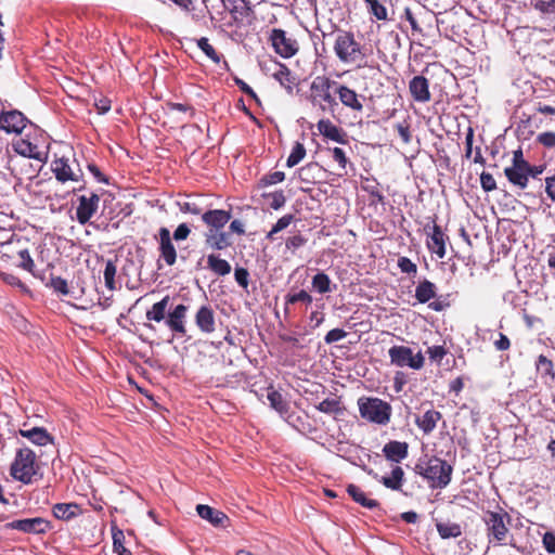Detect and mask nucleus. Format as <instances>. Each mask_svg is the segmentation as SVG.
Listing matches in <instances>:
<instances>
[{
    "label": "nucleus",
    "mask_w": 555,
    "mask_h": 555,
    "mask_svg": "<svg viewBox=\"0 0 555 555\" xmlns=\"http://www.w3.org/2000/svg\"><path fill=\"white\" fill-rule=\"evenodd\" d=\"M336 57L347 65H354L357 68L367 66V57L372 51L364 44L357 41L356 36L349 30H339L334 42Z\"/></svg>",
    "instance_id": "1"
},
{
    "label": "nucleus",
    "mask_w": 555,
    "mask_h": 555,
    "mask_svg": "<svg viewBox=\"0 0 555 555\" xmlns=\"http://www.w3.org/2000/svg\"><path fill=\"white\" fill-rule=\"evenodd\" d=\"M415 473L424 477L433 489H443L450 481L453 468L444 460L433 456L426 463H418L415 466Z\"/></svg>",
    "instance_id": "2"
},
{
    "label": "nucleus",
    "mask_w": 555,
    "mask_h": 555,
    "mask_svg": "<svg viewBox=\"0 0 555 555\" xmlns=\"http://www.w3.org/2000/svg\"><path fill=\"white\" fill-rule=\"evenodd\" d=\"M337 81L326 76H317L310 85L309 101L312 106L318 107L322 113H334L338 103L332 94H336Z\"/></svg>",
    "instance_id": "3"
},
{
    "label": "nucleus",
    "mask_w": 555,
    "mask_h": 555,
    "mask_svg": "<svg viewBox=\"0 0 555 555\" xmlns=\"http://www.w3.org/2000/svg\"><path fill=\"white\" fill-rule=\"evenodd\" d=\"M360 416L377 425H387L390 421L391 405L377 397H361L358 399Z\"/></svg>",
    "instance_id": "4"
},
{
    "label": "nucleus",
    "mask_w": 555,
    "mask_h": 555,
    "mask_svg": "<svg viewBox=\"0 0 555 555\" xmlns=\"http://www.w3.org/2000/svg\"><path fill=\"white\" fill-rule=\"evenodd\" d=\"M482 521L486 525L488 542L495 545L506 544V538L509 534L507 525L511 516L502 508L500 512L487 511L483 514Z\"/></svg>",
    "instance_id": "5"
},
{
    "label": "nucleus",
    "mask_w": 555,
    "mask_h": 555,
    "mask_svg": "<svg viewBox=\"0 0 555 555\" xmlns=\"http://www.w3.org/2000/svg\"><path fill=\"white\" fill-rule=\"evenodd\" d=\"M39 467L36 464V454L29 448H21L16 451L15 459L10 467L11 476L23 483L33 482Z\"/></svg>",
    "instance_id": "6"
},
{
    "label": "nucleus",
    "mask_w": 555,
    "mask_h": 555,
    "mask_svg": "<svg viewBox=\"0 0 555 555\" xmlns=\"http://www.w3.org/2000/svg\"><path fill=\"white\" fill-rule=\"evenodd\" d=\"M391 364L413 370H421L424 366V356L421 351L413 353V350L406 346H392L388 350Z\"/></svg>",
    "instance_id": "7"
},
{
    "label": "nucleus",
    "mask_w": 555,
    "mask_h": 555,
    "mask_svg": "<svg viewBox=\"0 0 555 555\" xmlns=\"http://www.w3.org/2000/svg\"><path fill=\"white\" fill-rule=\"evenodd\" d=\"M270 40L275 53L283 59L293 57L299 50L297 40L283 29H272Z\"/></svg>",
    "instance_id": "8"
},
{
    "label": "nucleus",
    "mask_w": 555,
    "mask_h": 555,
    "mask_svg": "<svg viewBox=\"0 0 555 555\" xmlns=\"http://www.w3.org/2000/svg\"><path fill=\"white\" fill-rule=\"evenodd\" d=\"M158 241L159 258L157 260L158 269L162 268L160 260L169 267H172L177 262L178 254L172 243L171 234L169 229L163 227L158 230V234L155 236Z\"/></svg>",
    "instance_id": "9"
},
{
    "label": "nucleus",
    "mask_w": 555,
    "mask_h": 555,
    "mask_svg": "<svg viewBox=\"0 0 555 555\" xmlns=\"http://www.w3.org/2000/svg\"><path fill=\"white\" fill-rule=\"evenodd\" d=\"M7 529H14L24 533L42 534L50 530V521L42 517L16 519L5 524Z\"/></svg>",
    "instance_id": "10"
},
{
    "label": "nucleus",
    "mask_w": 555,
    "mask_h": 555,
    "mask_svg": "<svg viewBox=\"0 0 555 555\" xmlns=\"http://www.w3.org/2000/svg\"><path fill=\"white\" fill-rule=\"evenodd\" d=\"M51 169L56 180L62 183L67 181H79L82 178L81 169L78 168L77 170H74L69 158L64 156L55 158L51 164Z\"/></svg>",
    "instance_id": "11"
},
{
    "label": "nucleus",
    "mask_w": 555,
    "mask_h": 555,
    "mask_svg": "<svg viewBox=\"0 0 555 555\" xmlns=\"http://www.w3.org/2000/svg\"><path fill=\"white\" fill-rule=\"evenodd\" d=\"M189 311V307L183 304H179L173 308L170 307L167 319L165 320L166 326L175 334L179 336H185V320Z\"/></svg>",
    "instance_id": "12"
},
{
    "label": "nucleus",
    "mask_w": 555,
    "mask_h": 555,
    "mask_svg": "<svg viewBox=\"0 0 555 555\" xmlns=\"http://www.w3.org/2000/svg\"><path fill=\"white\" fill-rule=\"evenodd\" d=\"M100 197L92 193L90 196L81 195L78 197L76 208V219L80 224H87L99 208Z\"/></svg>",
    "instance_id": "13"
},
{
    "label": "nucleus",
    "mask_w": 555,
    "mask_h": 555,
    "mask_svg": "<svg viewBox=\"0 0 555 555\" xmlns=\"http://www.w3.org/2000/svg\"><path fill=\"white\" fill-rule=\"evenodd\" d=\"M336 94L339 102L352 112L361 113L363 111L364 96L358 94L353 89L346 85L337 82Z\"/></svg>",
    "instance_id": "14"
},
{
    "label": "nucleus",
    "mask_w": 555,
    "mask_h": 555,
    "mask_svg": "<svg viewBox=\"0 0 555 555\" xmlns=\"http://www.w3.org/2000/svg\"><path fill=\"white\" fill-rule=\"evenodd\" d=\"M27 121V118L20 111L14 109L0 114V129L8 133H21Z\"/></svg>",
    "instance_id": "15"
},
{
    "label": "nucleus",
    "mask_w": 555,
    "mask_h": 555,
    "mask_svg": "<svg viewBox=\"0 0 555 555\" xmlns=\"http://www.w3.org/2000/svg\"><path fill=\"white\" fill-rule=\"evenodd\" d=\"M231 217V212L223 209H210L202 214V220L208 227V231L221 230Z\"/></svg>",
    "instance_id": "16"
},
{
    "label": "nucleus",
    "mask_w": 555,
    "mask_h": 555,
    "mask_svg": "<svg viewBox=\"0 0 555 555\" xmlns=\"http://www.w3.org/2000/svg\"><path fill=\"white\" fill-rule=\"evenodd\" d=\"M409 91L416 102L426 103L430 100L429 81L424 76H414L409 82Z\"/></svg>",
    "instance_id": "17"
},
{
    "label": "nucleus",
    "mask_w": 555,
    "mask_h": 555,
    "mask_svg": "<svg viewBox=\"0 0 555 555\" xmlns=\"http://www.w3.org/2000/svg\"><path fill=\"white\" fill-rule=\"evenodd\" d=\"M317 128L324 138L340 144L347 143V133L330 119H320L317 124Z\"/></svg>",
    "instance_id": "18"
},
{
    "label": "nucleus",
    "mask_w": 555,
    "mask_h": 555,
    "mask_svg": "<svg viewBox=\"0 0 555 555\" xmlns=\"http://www.w3.org/2000/svg\"><path fill=\"white\" fill-rule=\"evenodd\" d=\"M195 324L201 332L210 334L216 328L215 312L211 307L201 306L195 314Z\"/></svg>",
    "instance_id": "19"
},
{
    "label": "nucleus",
    "mask_w": 555,
    "mask_h": 555,
    "mask_svg": "<svg viewBox=\"0 0 555 555\" xmlns=\"http://www.w3.org/2000/svg\"><path fill=\"white\" fill-rule=\"evenodd\" d=\"M448 237L442 232L441 228L433 219L431 234L427 241V247L431 253H435L439 258L446 256V240Z\"/></svg>",
    "instance_id": "20"
},
{
    "label": "nucleus",
    "mask_w": 555,
    "mask_h": 555,
    "mask_svg": "<svg viewBox=\"0 0 555 555\" xmlns=\"http://www.w3.org/2000/svg\"><path fill=\"white\" fill-rule=\"evenodd\" d=\"M409 446L406 442L391 440L383 448V453L388 461L399 463L408 456Z\"/></svg>",
    "instance_id": "21"
},
{
    "label": "nucleus",
    "mask_w": 555,
    "mask_h": 555,
    "mask_svg": "<svg viewBox=\"0 0 555 555\" xmlns=\"http://www.w3.org/2000/svg\"><path fill=\"white\" fill-rule=\"evenodd\" d=\"M170 296H164L159 301L155 302L145 313V318L151 322H165L169 311Z\"/></svg>",
    "instance_id": "22"
},
{
    "label": "nucleus",
    "mask_w": 555,
    "mask_h": 555,
    "mask_svg": "<svg viewBox=\"0 0 555 555\" xmlns=\"http://www.w3.org/2000/svg\"><path fill=\"white\" fill-rule=\"evenodd\" d=\"M442 418V414L434 409L427 410L422 416L416 417L415 423L417 427L428 435L437 426V423Z\"/></svg>",
    "instance_id": "23"
},
{
    "label": "nucleus",
    "mask_w": 555,
    "mask_h": 555,
    "mask_svg": "<svg viewBox=\"0 0 555 555\" xmlns=\"http://www.w3.org/2000/svg\"><path fill=\"white\" fill-rule=\"evenodd\" d=\"M18 434L37 446H47L53 442V437L43 427L20 429Z\"/></svg>",
    "instance_id": "24"
},
{
    "label": "nucleus",
    "mask_w": 555,
    "mask_h": 555,
    "mask_svg": "<svg viewBox=\"0 0 555 555\" xmlns=\"http://www.w3.org/2000/svg\"><path fill=\"white\" fill-rule=\"evenodd\" d=\"M196 511L201 518L206 519L216 527H223L224 521L228 520V517L224 513L215 509L209 505L198 504L196 506Z\"/></svg>",
    "instance_id": "25"
},
{
    "label": "nucleus",
    "mask_w": 555,
    "mask_h": 555,
    "mask_svg": "<svg viewBox=\"0 0 555 555\" xmlns=\"http://www.w3.org/2000/svg\"><path fill=\"white\" fill-rule=\"evenodd\" d=\"M205 243L212 249L221 250L231 245L230 236L227 232L207 231L205 233Z\"/></svg>",
    "instance_id": "26"
},
{
    "label": "nucleus",
    "mask_w": 555,
    "mask_h": 555,
    "mask_svg": "<svg viewBox=\"0 0 555 555\" xmlns=\"http://www.w3.org/2000/svg\"><path fill=\"white\" fill-rule=\"evenodd\" d=\"M270 405L287 422H289V404L286 400H284L282 393L276 390H271L267 396Z\"/></svg>",
    "instance_id": "27"
},
{
    "label": "nucleus",
    "mask_w": 555,
    "mask_h": 555,
    "mask_svg": "<svg viewBox=\"0 0 555 555\" xmlns=\"http://www.w3.org/2000/svg\"><path fill=\"white\" fill-rule=\"evenodd\" d=\"M347 492L354 502L359 503L365 508L373 509L379 505L376 500L366 498V494L361 490L360 487L356 485H348Z\"/></svg>",
    "instance_id": "28"
},
{
    "label": "nucleus",
    "mask_w": 555,
    "mask_h": 555,
    "mask_svg": "<svg viewBox=\"0 0 555 555\" xmlns=\"http://www.w3.org/2000/svg\"><path fill=\"white\" fill-rule=\"evenodd\" d=\"M436 289L437 287L433 282L424 280L416 286L414 296L420 304H426L436 297Z\"/></svg>",
    "instance_id": "29"
},
{
    "label": "nucleus",
    "mask_w": 555,
    "mask_h": 555,
    "mask_svg": "<svg viewBox=\"0 0 555 555\" xmlns=\"http://www.w3.org/2000/svg\"><path fill=\"white\" fill-rule=\"evenodd\" d=\"M404 481V472L400 466H396L391 470L390 476H383L379 479V482L383 483L386 488L395 491L401 490L402 483Z\"/></svg>",
    "instance_id": "30"
},
{
    "label": "nucleus",
    "mask_w": 555,
    "mask_h": 555,
    "mask_svg": "<svg viewBox=\"0 0 555 555\" xmlns=\"http://www.w3.org/2000/svg\"><path fill=\"white\" fill-rule=\"evenodd\" d=\"M55 518L61 520H69L77 516L79 505L76 503H57L52 508Z\"/></svg>",
    "instance_id": "31"
},
{
    "label": "nucleus",
    "mask_w": 555,
    "mask_h": 555,
    "mask_svg": "<svg viewBox=\"0 0 555 555\" xmlns=\"http://www.w3.org/2000/svg\"><path fill=\"white\" fill-rule=\"evenodd\" d=\"M504 173L512 184L517 185L520 189H525L528 185L526 168L507 167L505 168Z\"/></svg>",
    "instance_id": "32"
},
{
    "label": "nucleus",
    "mask_w": 555,
    "mask_h": 555,
    "mask_svg": "<svg viewBox=\"0 0 555 555\" xmlns=\"http://www.w3.org/2000/svg\"><path fill=\"white\" fill-rule=\"evenodd\" d=\"M276 65L278 69L273 74L274 79L278 80L289 93H292L293 86L295 85V77L292 76L289 68L285 64L276 63Z\"/></svg>",
    "instance_id": "33"
},
{
    "label": "nucleus",
    "mask_w": 555,
    "mask_h": 555,
    "mask_svg": "<svg viewBox=\"0 0 555 555\" xmlns=\"http://www.w3.org/2000/svg\"><path fill=\"white\" fill-rule=\"evenodd\" d=\"M16 151L23 156L37 160H43L46 157V153L41 151L38 145L33 144L26 140H22L20 143H17Z\"/></svg>",
    "instance_id": "34"
},
{
    "label": "nucleus",
    "mask_w": 555,
    "mask_h": 555,
    "mask_svg": "<svg viewBox=\"0 0 555 555\" xmlns=\"http://www.w3.org/2000/svg\"><path fill=\"white\" fill-rule=\"evenodd\" d=\"M436 528L441 539L459 538L462 535V527L456 522L437 521Z\"/></svg>",
    "instance_id": "35"
},
{
    "label": "nucleus",
    "mask_w": 555,
    "mask_h": 555,
    "mask_svg": "<svg viewBox=\"0 0 555 555\" xmlns=\"http://www.w3.org/2000/svg\"><path fill=\"white\" fill-rule=\"evenodd\" d=\"M207 266L217 275L223 276L231 272V264L215 254L208 255Z\"/></svg>",
    "instance_id": "36"
},
{
    "label": "nucleus",
    "mask_w": 555,
    "mask_h": 555,
    "mask_svg": "<svg viewBox=\"0 0 555 555\" xmlns=\"http://www.w3.org/2000/svg\"><path fill=\"white\" fill-rule=\"evenodd\" d=\"M14 234H10V237L5 241H0V255L2 258L13 259L16 256V249L21 246V241L14 240Z\"/></svg>",
    "instance_id": "37"
},
{
    "label": "nucleus",
    "mask_w": 555,
    "mask_h": 555,
    "mask_svg": "<svg viewBox=\"0 0 555 555\" xmlns=\"http://www.w3.org/2000/svg\"><path fill=\"white\" fill-rule=\"evenodd\" d=\"M326 151L331 153L332 158L337 163L339 176L347 175L348 157L346 152L340 147H327Z\"/></svg>",
    "instance_id": "38"
},
{
    "label": "nucleus",
    "mask_w": 555,
    "mask_h": 555,
    "mask_svg": "<svg viewBox=\"0 0 555 555\" xmlns=\"http://www.w3.org/2000/svg\"><path fill=\"white\" fill-rule=\"evenodd\" d=\"M315 408L318 411L325 413V414L337 415L343 412V409L340 406V401L338 399H334V398L324 399Z\"/></svg>",
    "instance_id": "39"
},
{
    "label": "nucleus",
    "mask_w": 555,
    "mask_h": 555,
    "mask_svg": "<svg viewBox=\"0 0 555 555\" xmlns=\"http://www.w3.org/2000/svg\"><path fill=\"white\" fill-rule=\"evenodd\" d=\"M40 279H41L42 282L46 283L47 286L53 288L54 292L60 293V294H62L64 296L69 294V288H68V285H67V281L64 280L63 278L54 276V275L51 274L49 281H46L44 276H40Z\"/></svg>",
    "instance_id": "40"
},
{
    "label": "nucleus",
    "mask_w": 555,
    "mask_h": 555,
    "mask_svg": "<svg viewBox=\"0 0 555 555\" xmlns=\"http://www.w3.org/2000/svg\"><path fill=\"white\" fill-rule=\"evenodd\" d=\"M312 287L320 294L332 292L331 279L324 272H319L312 278Z\"/></svg>",
    "instance_id": "41"
},
{
    "label": "nucleus",
    "mask_w": 555,
    "mask_h": 555,
    "mask_svg": "<svg viewBox=\"0 0 555 555\" xmlns=\"http://www.w3.org/2000/svg\"><path fill=\"white\" fill-rule=\"evenodd\" d=\"M197 47L205 53V55L210 59L215 64H219L221 62L222 55L219 54L215 48L209 43V40L206 37H202L196 40Z\"/></svg>",
    "instance_id": "42"
},
{
    "label": "nucleus",
    "mask_w": 555,
    "mask_h": 555,
    "mask_svg": "<svg viewBox=\"0 0 555 555\" xmlns=\"http://www.w3.org/2000/svg\"><path fill=\"white\" fill-rule=\"evenodd\" d=\"M312 296L306 292L305 289H301L297 293H292L289 292L286 296H285V311H287V306L288 305H295L297 302H302L305 305H311L312 304Z\"/></svg>",
    "instance_id": "43"
},
{
    "label": "nucleus",
    "mask_w": 555,
    "mask_h": 555,
    "mask_svg": "<svg viewBox=\"0 0 555 555\" xmlns=\"http://www.w3.org/2000/svg\"><path fill=\"white\" fill-rule=\"evenodd\" d=\"M16 256L20 258V262L17 263V267L30 272L33 275L37 276L34 272L35 263L34 260L29 254V251L26 248H17Z\"/></svg>",
    "instance_id": "44"
},
{
    "label": "nucleus",
    "mask_w": 555,
    "mask_h": 555,
    "mask_svg": "<svg viewBox=\"0 0 555 555\" xmlns=\"http://www.w3.org/2000/svg\"><path fill=\"white\" fill-rule=\"evenodd\" d=\"M306 156V147L302 143L296 142L292 149V152L286 160V166L292 168L299 164Z\"/></svg>",
    "instance_id": "45"
},
{
    "label": "nucleus",
    "mask_w": 555,
    "mask_h": 555,
    "mask_svg": "<svg viewBox=\"0 0 555 555\" xmlns=\"http://www.w3.org/2000/svg\"><path fill=\"white\" fill-rule=\"evenodd\" d=\"M369 12L374 15L377 20H388L387 9L378 0H364Z\"/></svg>",
    "instance_id": "46"
},
{
    "label": "nucleus",
    "mask_w": 555,
    "mask_h": 555,
    "mask_svg": "<svg viewBox=\"0 0 555 555\" xmlns=\"http://www.w3.org/2000/svg\"><path fill=\"white\" fill-rule=\"evenodd\" d=\"M113 547L114 552L118 555H132V553L125 547V534L119 529H113Z\"/></svg>",
    "instance_id": "47"
},
{
    "label": "nucleus",
    "mask_w": 555,
    "mask_h": 555,
    "mask_svg": "<svg viewBox=\"0 0 555 555\" xmlns=\"http://www.w3.org/2000/svg\"><path fill=\"white\" fill-rule=\"evenodd\" d=\"M262 197L269 201L268 204H269L270 208H272L274 210L282 208L286 202V197H285L283 191L263 193Z\"/></svg>",
    "instance_id": "48"
},
{
    "label": "nucleus",
    "mask_w": 555,
    "mask_h": 555,
    "mask_svg": "<svg viewBox=\"0 0 555 555\" xmlns=\"http://www.w3.org/2000/svg\"><path fill=\"white\" fill-rule=\"evenodd\" d=\"M115 275H116V266H115L114 261L107 260L105 263V269H104V281H105V286L111 291L115 289Z\"/></svg>",
    "instance_id": "49"
},
{
    "label": "nucleus",
    "mask_w": 555,
    "mask_h": 555,
    "mask_svg": "<svg viewBox=\"0 0 555 555\" xmlns=\"http://www.w3.org/2000/svg\"><path fill=\"white\" fill-rule=\"evenodd\" d=\"M284 179H285V173L283 171H274L272 173H268V175L263 176L260 179V184L262 186L273 185V184L284 181Z\"/></svg>",
    "instance_id": "50"
},
{
    "label": "nucleus",
    "mask_w": 555,
    "mask_h": 555,
    "mask_svg": "<svg viewBox=\"0 0 555 555\" xmlns=\"http://www.w3.org/2000/svg\"><path fill=\"white\" fill-rule=\"evenodd\" d=\"M398 268L401 270V272L406 274H413L415 275L417 272L416 264L408 257H399L398 259Z\"/></svg>",
    "instance_id": "51"
},
{
    "label": "nucleus",
    "mask_w": 555,
    "mask_h": 555,
    "mask_svg": "<svg viewBox=\"0 0 555 555\" xmlns=\"http://www.w3.org/2000/svg\"><path fill=\"white\" fill-rule=\"evenodd\" d=\"M533 8L542 14H554L555 15V0H537L533 3Z\"/></svg>",
    "instance_id": "52"
},
{
    "label": "nucleus",
    "mask_w": 555,
    "mask_h": 555,
    "mask_svg": "<svg viewBox=\"0 0 555 555\" xmlns=\"http://www.w3.org/2000/svg\"><path fill=\"white\" fill-rule=\"evenodd\" d=\"M180 210L185 214L191 215H201L204 212V209L194 201H186L183 203H179Z\"/></svg>",
    "instance_id": "53"
},
{
    "label": "nucleus",
    "mask_w": 555,
    "mask_h": 555,
    "mask_svg": "<svg viewBox=\"0 0 555 555\" xmlns=\"http://www.w3.org/2000/svg\"><path fill=\"white\" fill-rule=\"evenodd\" d=\"M307 243V238L301 234H296L293 236H289L286 240L285 246L288 250H292L293 253L302 247Z\"/></svg>",
    "instance_id": "54"
},
{
    "label": "nucleus",
    "mask_w": 555,
    "mask_h": 555,
    "mask_svg": "<svg viewBox=\"0 0 555 555\" xmlns=\"http://www.w3.org/2000/svg\"><path fill=\"white\" fill-rule=\"evenodd\" d=\"M203 3L205 4V9L204 10H201L198 12H193L194 9L191 11L192 12V20L195 22V23H202V22H205L206 17L208 16L210 18V21H214L215 20V16L211 12V10L208 8L207 5V0H203Z\"/></svg>",
    "instance_id": "55"
},
{
    "label": "nucleus",
    "mask_w": 555,
    "mask_h": 555,
    "mask_svg": "<svg viewBox=\"0 0 555 555\" xmlns=\"http://www.w3.org/2000/svg\"><path fill=\"white\" fill-rule=\"evenodd\" d=\"M347 336V332L343 328H333L324 337V341L327 345L334 344L344 339Z\"/></svg>",
    "instance_id": "56"
},
{
    "label": "nucleus",
    "mask_w": 555,
    "mask_h": 555,
    "mask_svg": "<svg viewBox=\"0 0 555 555\" xmlns=\"http://www.w3.org/2000/svg\"><path fill=\"white\" fill-rule=\"evenodd\" d=\"M480 184L486 192H490L496 189V183L493 176L489 172H482L480 175Z\"/></svg>",
    "instance_id": "57"
},
{
    "label": "nucleus",
    "mask_w": 555,
    "mask_h": 555,
    "mask_svg": "<svg viewBox=\"0 0 555 555\" xmlns=\"http://www.w3.org/2000/svg\"><path fill=\"white\" fill-rule=\"evenodd\" d=\"M537 141L545 147H555V132H542L537 137Z\"/></svg>",
    "instance_id": "58"
},
{
    "label": "nucleus",
    "mask_w": 555,
    "mask_h": 555,
    "mask_svg": "<svg viewBox=\"0 0 555 555\" xmlns=\"http://www.w3.org/2000/svg\"><path fill=\"white\" fill-rule=\"evenodd\" d=\"M191 233V229L186 223H181L177 227V229L173 231V234L171 236L172 240L180 242L188 238V236Z\"/></svg>",
    "instance_id": "59"
},
{
    "label": "nucleus",
    "mask_w": 555,
    "mask_h": 555,
    "mask_svg": "<svg viewBox=\"0 0 555 555\" xmlns=\"http://www.w3.org/2000/svg\"><path fill=\"white\" fill-rule=\"evenodd\" d=\"M396 129L403 143L408 144L411 142L412 137L410 131V125L406 121L397 124Z\"/></svg>",
    "instance_id": "60"
},
{
    "label": "nucleus",
    "mask_w": 555,
    "mask_h": 555,
    "mask_svg": "<svg viewBox=\"0 0 555 555\" xmlns=\"http://www.w3.org/2000/svg\"><path fill=\"white\" fill-rule=\"evenodd\" d=\"M427 354L430 360L440 362L447 354V350L442 346H433L427 349Z\"/></svg>",
    "instance_id": "61"
},
{
    "label": "nucleus",
    "mask_w": 555,
    "mask_h": 555,
    "mask_svg": "<svg viewBox=\"0 0 555 555\" xmlns=\"http://www.w3.org/2000/svg\"><path fill=\"white\" fill-rule=\"evenodd\" d=\"M235 85L240 88V90L249 95L253 100H255L257 103L260 102L258 95L255 93V91L241 78H234Z\"/></svg>",
    "instance_id": "62"
},
{
    "label": "nucleus",
    "mask_w": 555,
    "mask_h": 555,
    "mask_svg": "<svg viewBox=\"0 0 555 555\" xmlns=\"http://www.w3.org/2000/svg\"><path fill=\"white\" fill-rule=\"evenodd\" d=\"M537 367H538V370L544 371L545 374L554 375L552 361L543 354H540L538 357Z\"/></svg>",
    "instance_id": "63"
},
{
    "label": "nucleus",
    "mask_w": 555,
    "mask_h": 555,
    "mask_svg": "<svg viewBox=\"0 0 555 555\" xmlns=\"http://www.w3.org/2000/svg\"><path fill=\"white\" fill-rule=\"evenodd\" d=\"M544 548L550 554H555V534L553 532H546L542 539Z\"/></svg>",
    "instance_id": "64"
}]
</instances>
